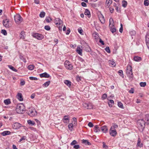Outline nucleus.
<instances>
[{
	"label": "nucleus",
	"instance_id": "72a5a7b5",
	"mask_svg": "<svg viewBox=\"0 0 149 149\" xmlns=\"http://www.w3.org/2000/svg\"><path fill=\"white\" fill-rule=\"evenodd\" d=\"M27 123L28 124L31 125H33L35 124V123L34 121H32L31 120H27Z\"/></svg>",
	"mask_w": 149,
	"mask_h": 149
},
{
	"label": "nucleus",
	"instance_id": "7ed1b4c3",
	"mask_svg": "<svg viewBox=\"0 0 149 149\" xmlns=\"http://www.w3.org/2000/svg\"><path fill=\"white\" fill-rule=\"evenodd\" d=\"M54 22L57 26H58V25L59 26L58 27V29L59 30L61 31L62 26L63 23L62 21L59 18H56L54 20Z\"/></svg>",
	"mask_w": 149,
	"mask_h": 149
},
{
	"label": "nucleus",
	"instance_id": "0eeeda50",
	"mask_svg": "<svg viewBox=\"0 0 149 149\" xmlns=\"http://www.w3.org/2000/svg\"><path fill=\"white\" fill-rule=\"evenodd\" d=\"M28 114L31 117L36 116L37 114V113L34 109H30Z\"/></svg>",
	"mask_w": 149,
	"mask_h": 149
},
{
	"label": "nucleus",
	"instance_id": "423d86ee",
	"mask_svg": "<svg viewBox=\"0 0 149 149\" xmlns=\"http://www.w3.org/2000/svg\"><path fill=\"white\" fill-rule=\"evenodd\" d=\"M64 65L65 68L68 70H71L73 69V65L68 61L67 60L65 61L64 63Z\"/></svg>",
	"mask_w": 149,
	"mask_h": 149
},
{
	"label": "nucleus",
	"instance_id": "473e14b6",
	"mask_svg": "<svg viewBox=\"0 0 149 149\" xmlns=\"http://www.w3.org/2000/svg\"><path fill=\"white\" fill-rule=\"evenodd\" d=\"M93 108V106L92 104L89 103L88 104V107H87V109H92Z\"/></svg>",
	"mask_w": 149,
	"mask_h": 149
},
{
	"label": "nucleus",
	"instance_id": "bf43d9fd",
	"mask_svg": "<svg viewBox=\"0 0 149 149\" xmlns=\"http://www.w3.org/2000/svg\"><path fill=\"white\" fill-rule=\"evenodd\" d=\"M26 139V137L25 136H23L21 139H20L19 141L21 142L23 140H24Z\"/></svg>",
	"mask_w": 149,
	"mask_h": 149
},
{
	"label": "nucleus",
	"instance_id": "9b49d317",
	"mask_svg": "<svg viewBox=\"0 0 149 149\" xmlns=\"http://www.w3.org/2000/svg\"><path fill=\"white\" fill-rule=\"evenodd\" d=\"M99 19L102 24H104L105 22V19L104 16L102 14H100L98 15Z\"/></svg>",
	"mask_w": 149,
	"mask_h": 149
},
{
	"label": "nucleus",
	"instance_id": "e433bc0d",
	"mask_svg": "<svg viewBox=\"0 0 149 149\" xmlns=\"http://www.w3.org/2000/svg\"><path fill=\"white\" fill-rule=\"evenodd\" d=\"M110 30L112 33L115 32L116 30V29L113 26L112 27H111Z\"/></svg>",
	"mask_w": 149,
	"mask_h": 149
},
{
	"label": "nucleus",
	"instance_id": "4c0bfd02",
	"mask_svg": "<svg viewBox=\"0 0 149 149\" xmlns=\"http://www.w3.org/2000/svg\"><path fill=\"white\" fill-rule=\"evenodd\" d=\"M45 13L44 12H41L40 14V17L41 18L44 17L45 15Z\"/></svg>",
	"mask_w": 149,
	"mask_h": 149
},
{
	"label": "nucleus",
	"instance_id": "ea45409f",
	"mask_svg": "<svg viewBox=\"0 0 149 149\" xmlns=\"http://www.w3.org/2000/svg\"><path fill=\"white\" fill-rule=\"evenodd\" d=\"M84 14L85 15H87L88 16L90 15V11L88 9H86L84 13Z\"/></svg>",
	"mask_w": 149,
	"mask_h": 149
},
{
	"label": "nucleus",
	"instance_id": "13d9d810",
	"mask_svg": "<svg viewBox=\"0 0 149 149\" xmlns=\"http://www.w3.org/2000/svg\"><path fill=\"white\" fill-rule=\"evenodd\" d=\"M88 125L90 127H92L93 126V124L91 122L89 123Z\"/></svg>",
	"mask_w": 149,
	"mask_h": 149
},
{
	"label": "nucleus",
	"instance_id": "49530a36",
	"mask_svg": "<svg viewBox=\"0 0 149 149\" xmlns=\"http://www.w3.org/2000/svg\"><path fill=\"white\" fill-rule=\"evenodd\" d=\"M103 143V148H104L107 149L108 148V146L106 145L104 142L102 143Z\"/></svg>",
	"mask_w": 149,
	"mask_h": 149
},
{
	"label": "nucleus",
	"instance_id": "6e6552de",
	"mask_svg": "<svg viewBox=\"0 0 149 149\" xmlns=\"http://www.w3.org/2000/svg\"><path fill=\"white\" fill-rule=\"evenodd\" d=\"M32 36L34 38L39 40H41L44 38V36L42 35L36 33L33 34Z\"/></svg>",
	"mask_w": 149,
	"mask_h": 149
},
{
	"label": "nucleus",
	"instance_id": "de8ad7c7",
	"mask_svg": "<svg viewBox=\"0 0 149 149\" xmlns=\"http://www.w3.org/2000/svg\"><path fill=\"white\" fill-rule=\"evenodd\" d=\"M45 20L47 22L49 23L52 20V19L50 17H48Z\"/></svg>",
	"mask_w": 149,
	"mask_h": 149
},
{
	"label": "nucleus",
	"instance_id": "cd10ccee",
	"mask_svg": "<svg viewBox=\"0 0 149 149\" xmlns=\"http://www.w3.org/2000/svg\"><path fill=\"white\" fill-rule=\"evenodd\" d=\"M50 81H48L44 83L43 84V86L45 87H47L50 84Z\"/></svg>",
	"mask_w": 149,
	"mask_h": 149
},
{
	"label": "nucleus",
	"instance_id": "9d476101",
	"mask_svg": "<svg viewBox=\"0 0 149 149\" xmlns=\"http://www.w3.org/2000/svg\"><path fill=\"white\" fill-rule=\"evenodd\" d=\"M21 126V125L18 123H15L12 125L13 128L15 130L19 129Z\"/></svg>",
	"mask_w": 149,
	"mask_h": 149
},
{
	"label": "nucleus",
	"instance_id": "c756f323",
	"mask_svg": "<svg viewBox=\"0 0 149 149\" xmlns=\"http://www.w3.org/2000/svg\"><path fill=\"white\" fill-rule=\"evenodd\" d=\"M137 146L141 147L143 146V144L141 143V140L139 139L138 142L137 143Z\"/></svg>",
	"mask_w": 149,
	"mask_h": 149
},
{
	"label": "nucleus",
	"instance_id": "37998d69",
	"mask_svg": "<svg viewBox=\"0 0 149 149\" xmlns=\"http://www.w3.org/2000/svg\"><path fill=\"white\" fill-rule=\"evenodd\" d=\"M140 84L141 87H144L146 86V82H141L140 83Z\"/></svg>",
	"mask_w": 149,
	"mask_h": 149
},
{
	"label": "nucleus",
	"instance_id": "8fccbe9b",
	"mask_svg": "<svg viewBox=\"0 0 149 149\" xmlns=\"http://www.w3.org/2000/svg\"><path fill=\"white\" fill-rule=\"evenodd\" d=\"M78 32H79L81 35H83V31L82 29H81V28H80V29H78Z\"/></svg>",
	"mask_w": 149,
	"mask_h": 149
},
{
	"label": "nucleus",
	"instance_id": "20e7f679",
	"mask_svg": "<svg viewBox=\"0 0 149 149\" xmlns=\"http://www.w3.org/2000/svg\"><path fill=\"white\" fill-rule=\"evenodd\" d=\"M126 73L127 76L130 79L132 78L133 73L132 67L130 65H128L126 70Z\"/></svg>",
	"mask_w": 149,
	"mask_h": 149
},
{
	"label": "nucleus",
	"instance_id": "b1692460",
	"mask_svg": "<svg viewBox=\"0 0 149 149\" xmlns=\"http://www.w3.org/2000/svg\"><path fill=\"white\" fill-rule=\"evenodd\" d=\"M134 60L136 61H139L141 60V58L138 56H135L134 58Z\"/></svg>",
	"mask_w": 149,
	"mask_h": 149
},
{
	"label": "nucleus",
	"instance_id": "2f4dec72",
	"mask_svg": "<svg viewBox=\"0 0 149 149\" xmlns=\"http://www.w3.org/2000/svg\"><path fill=\"white\" fill-rule=\"evenodd\" d=\"M8 67L10 69L15 72H17V70L11 65H8Z\"/></svg>",
	"mask_w": 149,
	"mask_h": 149
},
{
	"label": "nucleus",
	"instance_id": "f03ea898",
	"mask_svg": "<svg viewBox=\"0 0 149 149\" xmlns=\"http://www.w3.org/2000/svg\"><path fill=\"white\" fill-rule=\"evenodd\" d=\"M25 111V107L23 104H18L16 107V111L19 113H22Z\"/></svg>",
	"mask_w": 149,
	"mask_h": 149
},
{
	"label": "nucleus",
	"instance_id": "338daca9",
	"mask_svg": "<svg viewBox=\"0 0 149 149\" xmlns=\"http://www.w3.org/2000/svg\"><path fill=\"white\" fill-rule=\"evenodd\" d=\"M109 9L110 10V11L111 13H113L114 10V9L113 8L110 7L109 8Z\"/></svg>",
	"mask_w": 149,
	"mask_h": 149
},
{
	"label": "nucleus",
	"instance_id": "a18cd8bd",
	"mask_svg": "<svg viewBox=\"0 0 149 149\" xmlns=\"http://www.w3.org/2000/svg\"><path fill=\"white\" fill-rule=\"evenodd\" d=\"M45 29L49 31L50 29V27L49 26L47 25L45 26Z\"/></svg>",
	"mask_w": 149,
	"mask_h": 149
},
{
	"label": "nucleus",
	"instance_id": "f257e3e1",
	"mask_svg": "<svg viewBox=\"0 0 149 149\" xmlns=\"http://www.w3.org/2000/svg\"><path fill=\"white\" fill-rule=\"evenodd\" d=\"M145 121L143 119L139 120L137 122L139 130L141 132H142L145 127Z\"/></svg>",
	"mask_w": 149,
	"mask_h": 149
},
{
	"label": "nucleus",
	"instance_id": "412c9836",
	"mask_svg": "<svg viewBox=\"0 0 149 149\" xmlns=\"http://www.w3.org/2000/svg\"><path fill=\"white\" fill-rule=\"evenodd\" d=\"M64 83L67 85L68 87H70L71 85V82L68 80H65Z\"/></svg>",
	"mask_w": 149,
	"mask_h": 149
},
{
	"label": "nucleus",
	"instance_id": "393cba45",
	"mask_svg": "<svg viewBox=\"0 0 149 149\" xmlns=\"http://www.w3.org/2000/svg\"><path fill=\"white\" fill-rule=\"evenodd\" d=\"M109 63L111 65L112 67L115 66L116 65L115 62L113 61L109 60Z\"/></svg>",
	"mask_w": 149,
	"mask_h": 149
},
{
	"label": "nucleus",
	"instance_id": "dca6fc26",
	"mask_svg": "<svg viewBox=\"0 0 149 149\" xmlns=\"http://www.w3.org/2000/svg\"><path fill=\"white\" fill-rule=\"evenodd\" d=\"M40 77H42L49 78V75L46 72L41 74H40Z\"/></svg>",
	"mask_w": 149,
	"mask_h": 149
},
{
	"label": "nucleus",
	"instance_id": "79ce46f5",
	"mask_svg": "<svg viewBox=\"0 0 149 149\" xmlns=\"http://www.w3.org/2000/svg\"><path fill=\"white\" fill-rule=\"evenodd\" d=\"M144 4L145 6H148L149 4V1L148 0H144Z\"/></svg>",
	"mask_w": 149,
	"mask_h": 149
},
{
	"label": "nucleus",
	"instance_id": "69168bd1",
	"mask_svg": "<svg viewBox=\"0 0 149 149\" xmlns=\"http://www.w3.org/2000/svg\"><path fill=\"white\" fill-rule=\"evenodd\" d=\"M35 94L34 93L32 94L31 96V97L32 99H33L35 97Z\"/></svg>",
	"mask_w": 149,
	"mask_h": 149
},
{
	"label": "nucleus",
	"instance_id": "4d7b16f0",
	"mask_svg": "<svg viewBox=\"0 0 149 149\" xmlns=\"http://www.w3.org/2000/svg\"><path fill=\"white\" fill-rule=\"evenodd\" d=\"M73 148L75 149H78L79 148V145H74Z\"/></svg>",
	"mask_w": 149,
	"mask_h": 149
},
{
	"label": "nucleus",
	"instance_id": "58836bf2",
	"mask_svg": "<svg viewBox=\"0 0 149 149\" xmlns=\"http://www.w3.org/2000/svg\"><path fill=\"white\" fill-rule=\"evenodd\" d=\"M118 106L121 108L123 109V105L121 102H118Z\"/></svg>",
	"mask_w": 149,
	"mask_h": 149
},
{
	"label": "nucleus",
	"instance_id": "6ab92c4d",
	"mask_svg": "<svg viewBox=\"0 0 149 149\" xmlns=\"http://www.w3.org/2000/svg\"><path fill=\"white\" fill-rule=\"evenodd\" d=\"M10 134V132L9 131H6L3 132L1 133V135L2 136H5L7 135H8Z\"/></svg>",
	"mask_w": 149,
	"mask_h": 149
},
{
	"label": "nucleus",
	"instance_id": "774afa93",
	"mask_svg": "<svg viewBox=\"0 0 149 149\" xmlns=\"http://www.w3.org/2000/svg\"><path fill=\"white\" fill-rule=\"evenodd\" d=\"M99 42L102 45H104V42L101 39H100Z\"/></svg>",
	"mask_w": 149,
	"mask_h": 149
},
{
	"label": "nucleus",
	"instance_id": "864d4df0",
	"mask_svg": "<svg viewBox=\"0 0 149 149\" xmlns=\"http://www.w3.org/2000/svg\"><path fill=\"white\" fill-rule=\"evenodd\" d=\"M77 143L76 141L75 140H73L72 142L70 144L72 146L74 145Z\"/></svg>",
	"mask_w": 149,
	"mask_h": 149
},
{
	"label": "nucleus",
	"instance_id": "603ef678",
	"mask_svg": "<svg viewBox=\"0 0 149 149\" xmlns=\"http://www.w3.org/2000/svg\"><path fill=\"white\" fill-rule=\"evenodd\" d=\"M105 50L108 53H110V51L109 47H107L105 48Z\"/></svg>",
	"mask_w": 149,
	"mask_h": 149
},
{
	"label": "nucleus",
	"instance_id": "a211bd4d",
	"mask_svg": "<svg viewBox=\"0 0 149 149\" xmlns=\"http://www.w3.org/2000/svg\"><path fill=\"white\" fill-rule=\"evenodd\" d=\"M20 39H24L25 38V34L24 31H22L20 34Z\"/></svg>",
	"mask_w": 149,
	"mask_h": 149
},
{
	"label": "nucleus",
	"instance_id": "6e6d98bb",
	"mask_svg": "<svg viewBox=\"0 0 149 149\" xmlns=\"http://www.w3.org/2000/svg\"><path fill=\"white\" fill-rule=\"evenodd\" d=\"M1 33L5 35H7V34L6 31L5 30H2Z\"/></svg>",
	"mask_w": 149,
	"mask_h": 149
},
{
	"label": "nucleus",
	"instance_id": "e2e57ef3",
	"mask_svg": "<svg viewBox=\"0 0 149 149\" xmlns=\"http://www.w3.org/2000/svg\"><path fill=\"white\" fill-rule=\"evenodd\" d=\"M88 104L86 103H84L83 104V105L84 107V108H86L87 109V107H88Z\"/></svg>",
	"mask_w": 149,
	"mask_h": 149
},
{
	"label": "nucleus",
	"instance_id": "c03bdc74",
	"mask_svg": "<svg viewBox=\"0 0 149 149\" xmlns=\"http://www.w3.org/2000/svg\"><path fill=\"white\" fill-rule=\"evenodd\" d=\"M77 120L75 118H72V123H73V124L75 125L76 123Z\"/></svg>",
	"mask_w": 149,
	"mask_h": 149
},
{
	"label": "nucleus",
	"instance_id": "1a4fd4ad",
	"mask_svg": "<svg viewBox=\"0 0 149 149\" xmlns=\"http://www.w3.org/2000/svg\"><path fill=\"white\" fill-rule=\"evenodd\" d=\"M117 132L116 130L110 128L109 130V134L113 137L117 135Z\"/></svg>",
	"mask_w": 149,
	"mask_h": 149
},
{
	"label": "nucleus",
	"instance_id": "a19ab883",
	"mask_svg": "<svg viewBox=\"0 0 149 149\" xmlns=\"http://www.w3.org/2000/svg\"><path fill=\"white\" fill-rule=\"evenodd\" d=\"M127 4V2L125 1H123L122 2V6L124 7L126 6Z\"/></svg>",
	"mask_w": 149,
	"mask_h": 149
},
{
	"label": "nucleus",
	"instance_id": "39448f33",
	"mask_svg": "<svg viewBox=\"0 0 149 149\" xmlns=\"http://www.w3.org/2000/svg\"><path fill=\"white\" fill-rule=\"evenodd\" d=\"M14 19L17 24H20L22 21V18L19 14H16L14 16Z\"/></svg>",
	"mask_w": 149,
	"mask_h": 149
},
{
	"label": "nucleus",
	"instance_id": "aec40b11",
	"mask_svg": "<svg viewBox=\"0 0 149 149\" xmlns=\"http://www.w3.org/2000/svg\"><path fill=\"white\" fill-rule=\"evenodd\" d=\"M18 99L20 101L23 100V99L22 97V95L20 93H18L17 95Z\"/></svg>",
	"mask_w": 149,
	"mask_h": 149
},
{
	"label": "nucleus",
	"instance_id": "3c124183",
	"mask_svg": "<svg viewBox=\"0 0 149 149\" xmlns=\"http://www.w3.org/2000/svg\"><path fill=\"white\" fill-rule=\"evenodd\" d=\"M107 97V95L106 94H104L102 97V100H104L106 99Z\"/></svg>",
	"mask_w": 149,
	"mask_h": 149
},
{
	"label": "nucleus",
	"instance_id": "4be33fe9",
	"mask_svg": "<svg viewBox=\"0 0 149 149\" xmlns=\"http://www.w3.org/2000/svg\"><path fill=\"white\" fill-rule=\"evenodd\" d=\"M145 121H146V123L147 124H149V115L148 114L146 115L145 116Z\"/></svg>",
	"mask_w": 149,
	"mask_h": 149
},
{
	"label": "nucleus",
	"instance_id": "f3484780",
	"mask_svg": "<svg viewBox=\"0 0 149 149\" xmlns=\"http://www.w3.org/2000/svg\"><path fill=\"white\" fill-rule=\"evenodd\" d=\"M76 51L78 54L80 55L82 54V49L80 48V46L77 47Z\"/></svg>",
	"mask_w": 149,
	"mask_h": 149
},
{
	"label": "nucleus",
	"instance_id": "2eb2a0df",
	"mask_svg": "<svg viewBox=\"0 0 149 149\" xmlns=\"http://www.w3.org/2000/svg\"><path fill=\"white\" fill-rule=\"evenodd\" d=\"M112 0H107L106 1V6L105 7L106 8H109L110 5L112 3Z\"/></svg>",
	"mask_w": 149,
	"mask_h": 149
},
{
	"label": "nucleus",
	"instance_id": "5701e85b",
	"mask_svg": "<svg viewBox=\"0 0 149 149\" xmlns=\"http://www.w3.org/2000/svg\"><path fill=\"white\" fill-rule=\"evenodd\" d=\"M108 103L109 107H111L112 106V105L114 104V102L113 100H111L108 102Z\"/></svg>",
	"mask_w": 149,
	"mask_h": 149
},
{
	"label": "nucleus",
	"instance_id": "a878e982",
	"mask_svg": "<svg viewBox=\"0 0 149 149\" xmlns=\"http://www.w3.org/2000/svg\"><path fill=\"white\" fill-rule=\"evenodd\" d=\"M118 127V125L116 123H113L112 126L111 127V128L113 129L116 130V128H117Z\"/></svg>",
	"mask_w": 149,
	"mask_h": 149
},
{
	"label": "nucleus",
	"instance_id": "c85d7f7f",
	"mask_svg": "<svg viewBox=\"0 0 149 149\" xmlns=\"http://www.w3.org/2000/svg\"><path fill=\"white\" fill-rule=\"evenodd\" d=\"M94 132H97L100 131L99 129V127L98 125H96L94 127Z\"/></svg>",
	"mask_w": 149,
	"mask_h": 149
},
{
	"label": "nucleus",
	"instance_id": "09e8293b",
	"mask_svg": "<svg viewBox=\"0 0 149 149\" xmlns=\"http://www.w3.org/2000/svg\"><path fill=\"white\" fill-rule=\"evenodd\" d=\"M29 79L31 80H38V79L36 77H30Z\"/></svg>",
	"mask_w": 149,
	"mask_h": 149
},
{
	"label": "nucleus",
	"instance_id": "7c9ffc66",
	"mask_svg": "<svg viewBox=\"0 0 149 149\" xmlns=\"http://www.w3.org/2000/svg\"><path fill=\"white\" fill-rule=\"evenodd\" d=\"M4 103L6 105H8L10 103V102L9 99L5 100L4 101Z\"/></svg>",
	"mask_w": 149,
	"mask_h": 149
},
{
	"label": "nucleus",
	"instance_id": "f704fd0d",
	"mask_svg": "<svg viewBox=\"0 0 149 149\" xmlns=\"http://www.w3.org/2000/svg\"><path fill=\"white\" fill-rule=\"evenodd\" d=\"M73 126V124H72V123H70L68 125V127L69 129L70 130L72 131Z\"/></svg>",
	"mask_w": 149,
	"mask_h": 149
},
{
	"label": "nucleus",
	"instance_id": "f8f14e48",
	"mask_svg": "<svg viewBox=\"0 0 149 149\" xmlns=\"http://www.w3.org/2000/svg\"><path fill=\"white\" fill-rule=\"evenodd\" d=\"M63 121L64 123L66 124H68L69 122L68 116H65L63 119Z\"/></svg>",
	"mask_w": 149,
	"mask_h": 149
},
{
	"label": "nucleus",
	"instance_id": "680f3d73",
	"mask_svg": "<svg viewBox=\"0 0 149 149\" xmlns=\"http://www.w3.org/2000/svg\"><path fill=\"white\" fill-rule=\"evenodd\" d=\"M129 92L130 93H133L134 92V89L133 88H131V89L129 91Z\"/></svg>",
	"mask_w": 149,
	"mask_h": 149
},
{
	"label": "nucleus",
	"instance_id": "0e129e2a",
	"mask_svg": "<svg viewBox=\"0 0 149 149\" xmlns=\"http://www.w3.org/2000/svg\"><path fill=\"white\" fill-rule=\"evenodd\" d=\"M81 5L83 7L86 6V3L84 2L81 3Z\"/></svg>",
	"mask_w": 149,
	"mask_h": 149
},
{
	"label": "nucleus",
	"instance_id": "bb28decb",
	"mask_svg": "<svg viewBox=\"0 0 149 149\" xmlns=\"http://www.w3.org/2000/svg\"><path fill=\"white\" fill-rule=\"evenodd\" d=\"M82 142L85 144H88V145H91V143L89 142L88 140L83 139L82 140Z\"/></svg>",
	"mask_w": 149,
	"mask_h": 149
},
{
	"label": "nucleus",
	"instance_id": "c9c22d12",
	"mask_svg": "<svg viewBox=\"0 0 149 149\" xmlns=\"http://www.w3.org/2000/svg\"><path fill=\"white\" fill-rule=\"evenodd\" d=\"M34 68V66L33 65H30L28 67V68L30 70H33Z\"/></svg>",
	"mask_w": 149,
	"mask_h": 149
},
{
	"label": "nucleus",
	"instance_id": "4468645a",
	"mask_svg": "<svg viewBox=\"0 0 149 149\" xmlns=\"http://www.w3.org/2000/svg\"><path fill=\"white\" fill-rule=\"evenodd\" d=\"M101 129L102 131L104 133H107L108 130L107 127L105 125L102 127Z\"/></svg>",
	"mask_w": 149,
	"mask_h": 149
},
{
	"label": "nucleus",
	"instance_id": "052dcab7",
	"mask_svg": "<svg viewBox=\"0 0 149 149\" xmlns=\"http://www.w3.org/2000/svg\"><path fill=\"white\" fill-rule=\"evenodd\" d=\"M25 84V82L24 80H22L20 82V85L21 86H23Z\"/></svg>",
	"mask_w": 149,
	"mask_h": 149
},
{
	"label": "nucleus",
	"instance_id": "5fc2aeb1",
	"mask_svg": "<svg viewBox=\"0 0 149 149\" xmlns=\"http://www.w3.org/2000/svg\"><path fill=\"white\" fill-rule=\"evenodd\" d=\"M86 50L88 52H90L91 50V49L89 46H87V47H86Z\"/></svg>",
	"mask_w": 149,
	"mask_h": 149
},
{
	"label": "nucleus",
	"instance_id": "ddd939ff",
	"mask_svg": "<svg viewBox=\"0 0 149 149\" xmlns=\"http://www.w3.org/2000/svg\"><path fill=\"white\" fill-rule=\"evenodd\" d=\"M8 23L9 21L7 19L3 20V26L7 28H8L10 26Z\"/></svg>",
	"mask_w": 149,
	"mask_h": 149
}]
</instances>
